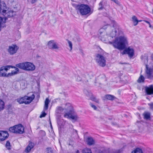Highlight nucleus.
<instances>
[{
  "label": "nucleus",
  "instance_id": "1",
  "mask_svg": "<svg viewBox=\"0 0 153 153\" xmlns=\"http://www.w3.org/2000/svg\"><path fill=\"white\" fill-rule=\"evenodd\" d=\"M127 43V38L124 36H120L117 37L113 45L116 48L120 50H123L125 48L126 45Z\"/></svg>",
  "mask_w": 153,
  "mask_h": 153
},
{
  "label": "nucleus",
  "instance_id": "2",
  "mask_svg": "<svg viewBox=\"0 0 153 153\" xmlns=\"http://www.w3.org/2000/svg\"><path fill=\"white\" fill-rule=\"evenodd\" d=\"M16 66L20 69L26 71H33L35 68V66L33 64L27 62L16 64Z\"/></svg>",
  "mask_w": 153,
  "mask_h": 153
},
{
  "label": "nucleus",
  "instance_id": "3",
  "mask_svg": "<svg viewBox=\"0 0 153 153\" xmlns=\"http://www.w3.org/2000/svg\"><path fill=\"white\" fill-rule=\"evenodd\" d=\"M78 11L82 15H85L88 14L91 11V8L86 4H81L77 6Z\"/></svg>",
  "mask_w": 153,
  "mask_h": 153
},
{
  "label": "nucleus",
  "instance_id": "4",
  "mask_svg": "<svg viewBox=\"0 0 153 153\" xmlns=\"http://www.w3.org/2000/svg\"><path fill=\"white\" fill-rule=\"evenodd\" d=\"M10 132L16 134H22L24 132V128L22 125H15L9 128Z\"/></svg>",
  "mask_w": 153,
  "mask_h": 153
},
{
  "label": "nucleus",
  "instance_id": "5",
  "mask_svg": "<svg viewBox=\"0 0 153 153\" xmlns=\"http://www.w3.org/2000/svg\"><path fill=\"white\" fill-rule=\"evenodd\" d=\"M35 96L33 94L31 97L25 96L21 98L17 99V102L19 104L25 103L26 104H29L34 99Z\"/></svg>",
  "mask_w": 153,
  "mask_h": 153
},
{
  "label": "nucleus",
  "instance_id": "6",
  "mask_svg": "<svg viewBox=\"0 0 153 153\" xmlns=\"http://www.w3.org/2000/svg\"><path fill=\"white\" fill-rule=\"evenodd\" d=\"M64 110V109L61 107H58L57 108L56 112L57 114H58L57 115V116L58 117V118L57 119L58 124H66V121H64L62 119L59 118L60 116L59 114H62Z\"/></svg>",
  "mask_w": 153,
  "mask_h": 153
},
{
  "label": "nucleus",
  "instance_id": "7",
  "mask_svg": "<svg viewBox=\"0 0 153 153\" xmlns=\"http://www.w3.org/2000/svg\"><path fill=\"white\" fill-rule=\"evenodd\" d=\"M64 117L68 119H71L74 121H76L77 119V117L75 114L73 109H71L68 113H65Z\"/></svg>",
  "mask_w": 153,
  "mask_h": 153
},
{
  "label": "nucleus",
  "instance_id": "8",
  "mask_svg": "<svg viewBox=\"0 0 153 153\" xmlns=\"http://www.w3.org/2000/svg\"><path fill=\"white\" fill-rule=\"evenodd\" d=\"M96 62L100 66L103 67L106 65L105 58L101 54H98L96 56Z\"/></svg>",
  "mask_w": 153,
  "mask_h": 153
},
{
  "label": "nucleus",
  "instance_id": "9",
  "mask_svg": "<svg viewBox=\"0 0 153 153\" xmlns=\"http://www.w3.org/2000/svg\"><path fill=\"white\" fill-rule=\"evenodd\" d=\"M111 25L114 28V29L112 30V31L110 33L111 36L113 38L117 36V31H119V30L117 28V24L113 20L112 21Z\"/></svg>",
  "mask_w": 153,
  "mask_h": 153
},
{
  "label": "nucleus",
  "instance_id": "10",
  "mask_svg": "<svg viewBox=\"0 0 153 153\" xmlns=\"http://www.w3.org/2000/svg\"><path fill=\"white\" fill-rule=\"evenodd\" d=\"M128 54L129 56L132 57L134 55V51L132 48L130 47L126 48L122 53L123 54Z\"/></svg>",
  "mask_w": 153,
  "mask_h": 153
},
{
  "label": "nucleus",
  "instance_id": "11",
  "mask_svg": "<svg viewBox=\"0 0 153 153\" xmlns=\"http://www.w3.org/2000/svg\"><path fill=\"white\" fill-rule=\"evenodd\" d=\"M18 48V47L16 45H13L9 46L8 51L10 54L13 55L16 53Z\"/></svg>",
  "mask_w": 153,
  "mask_h": 153
},
{
  "label": "nucleus",
  "instance_id": "12",
  "mask_svg": "<svg viewBox=\"0 0 153 153\" xmlns=\"http://www.w3.org/2000/svg\"><path fill=\"white\" fill-rule=\"evenodd\" d=\"M9 134L7 131H0V140L3 141L7 139Z\"/></svg>",
  "mask_w": 153,
  "mask_h": 153
},
{
  "label": "nucleus",
  "instance_id": "13",
  "mask_svg": "<svg viewBox=\"0 0 153 153\" xmlns=\"http://www.w3.org/2000/svg\"><path fill=\"white\" fill-rule=\"evenodd\" d=\"M48 45L50 49H58L59 48L57 43L54 42L53 40L50 41L48 42Z\"/></svg>",
  "mask_w": 153,
  "mask_h": 153
},
{
  "label": "nucleus",
  "instance_id": "14",
  "mask_svg": "<svg viewBox=\"0 0 153 153\" xmlns=\"http://www.w3.org/2000/svg\"><path fill=\"white\" fill-rule=\"evenodd\" d=\"M107 26H105L102 28L100 29L99 31V37L102 38H104L106 35V33L105 31V29L107 28Z\"/></svg>",
  "mask_w": 153,
  "mask_h": 153
},
{
  "label": "nucleus",
  "instance_id": "15",
  "mask_svg": "<svg viewBox=\"0 0 153 153\" xmlns=\"http://www.w3.org/2000/svg\"><path fill=\"white\" fill-rule=\"evenodd\" d=\"M145 90L147 94L150 95L153 94V85H151L149 86L145 87Z\"/></svg>",
  "mask_w": 153,
  "mask_h": 153
},
{
  "label": "nucleus",
  "instance_id": "16",
  "mask_svg": "<svg viewBox=\"0 0 153 153\" xmlns=\"http://www.w3.org/2000/svg\"><path fill=\"white\" fill-rule=\"evenodd\" d=\"M6 11H7L6 10ZM1 13H2V15L5 16V17H13L15 14V12L12 10L9 11L7 13H6V12L5 13H4V14H3V13L2 10Z\"/></svg>",
  "mask_w": 153,
  "mask_h": 153
},
{
  "label": "nucleus",
  "instance_id": "17",
  "mask_svg": "<svg viewBox=\"0 0 153 153\" xmlns=\"http://www.w3.org/2000/svg\"><path fill=\"white\" fill-rule=\"evenodd\" d=\"M11 67L12 66H11L7 65L6 66H2L1 67L0 69V76H5V75H4L3 73H2V71L4 70L5 71H7L9 69H10Z\"/></svg>",
  "mask_w": 153,
  "mask_h": 153
},
{
  "label": "nucleus",
  "instance_id": "18",
  "mask_svg": "<svg viewBox=\"0 0 153 153\" xmlns=\"http://www.w3.org/2000/svg\"><path fill=\"white\" fill-rule=\"evenodd\" d=\"M116 97L110 94H107L105 95L103 98V100H110L112 101L114 99H116Z\"/></svg>",
  "mask_w": 153,
  "mask_h": 153
},
{
  "label": "nucleus",
  "instance_id": "19",
  "mask_svg": "<svg viewBox=\"0 0 153 153\" xmlns=\"http://www.w3.org/2000/svg\"><path fill=\"white\" fill-rule=\"evenodd\" d=\"M6 5L5 3H2V4H0V13L1 12V11L2 10L3 14H4V13H5L6 12Z\"/></svg>",
  "mask_w": 153,
  "mask_h": 153
},
{
  "label": "nucleus",
  "instance_id": "20",
  "mask_svg": "<svg viewBox=\"0 0 153 153\" xmlns=\"http://www.w3.org/2000/svg\"><path fill=\"white\" fill-rule=\"evenodd\" d=\"M34 146V143H30L27 146L25 149V152H29L31 150Z\"/></svg>",
  "mask_w": 153,
  "mask_h": 153
},
{
  "label": "nucleus",
  "instance_id": "21",
  "mask_svg": "<svg viewBox=\"0 0 153 153\" xmlns=\"http://www.w3.org/2000/svg\"><path fill=\"white\" fill-rule=\"evenodd\" d=\"M147 70L146 71V73L147 74V77L148 79H151L152 77V71L151 70L150 68H148L146 67Z\"/></svg>",
  "mask_w": 153,
  "mask_h": 153
},
{
  "label": "nucleus",
  "instance_id": "22",
  "mask_svg": "<svg viewBox=\"0 0 153 153\" xmlns=\"http://www.w3.org/2000/svg\"><path fill=\"white\" fill-rule=\"evenodd\" d=\"M144 118L146 120H150V114L148 112H145L143 114Z\"/></svg>",
  "mask_w": 153,
  "mask_h": 153
},
{
  "label": "nucleus",
  "instance_id": "23",
  "mask_svg": "<svg viewBox=\"0 0 153 153\" xmlns=\"http://www.w3.org/2000/svg\"><path fill=\"white\" fill-rule=\"evenodd\" d=\"M49 102L50 101L48 98H46L45 102V106L44 108V110H47L48 109Z\"/></svg>",
  "mask_w": 153,
  "mask_h": 153
},
{
  "label": "nucleus",
  "instance_id": "24",
  "mask_svg": "<svg viewBox=\"0 0 153 153\" xmlns=\"http://www.w3.org/2000/svg\"><path fill=\"white\" fill-rule=\"evenodd\" d=\"M87 141L88 144L89 145H92L94 143V141L91 137H88Z\"/></svg>",
  "mask_w": 153,
  "mask_h": 153
},
{
  "label": "nucleus",
  "instance_id": "25",
  "mask_svg": "<svg viewBox=\"0 0 153 153\" xmlns=\"http://www.w3.org/2000/svg\"><path fill=\"white\" fill-rule=\"evenodd\" d=\"M132 19L133 22L134 23V25H136L138 23V20L137 17L135 16H133L132 17Z\"/></svg>",
  "mask_w": 153,
  "mask_h": 153
},
{
  "label": "nucleus",
  "instance_id": "26",
  "mask_svg": "<svg viewBox=\"0 0 153 153\" xmlns=\"http://www.w3.org/2000/svg\"><path fill=\"white\" fill-rule=\"evenodd\" d=\"M144 76L142 75H141L138 79L137 82L139 83L143 82H144Z\"/></svg>",
  "mask_w": 153,
  "mask_h": 153
},
{
  "label": "nucleus",
  "instance_id": "27",
  "mask_svg": "<svg viewBox=\"0 0 153 153\" xmlns=\"http://www.w3.org/2000/svg\"><path fill=\"white\" fill-rule=\"evenodd\" d=\"M4 102L0 100V111L3 110L4 108Z\"/></svg>",
  "mask_w": 153,
  "mask_h": 153
},
{
  "label": "nucleus",
  "instance_id": "28",
  "mask_svg": "<svg viewBox=\"0 0 153 153\" xmlns=\"http://www.w3.org/2000/svg\"><path fill=\"white\" fill-rule=\"evenodd\" d=\"M7 19V18L6 17H5L3 19L2 17L0 16V26L1 27V26L2 22H3L4 23H5Z\"/></svg>",
  "mask_w": 153,
  "mask_h": 153
},
{
  "label": "nucleus",
  "instance_id": "29",
  "mask_svg": "<svg viewBox=\"0 0 153 153\" xmlns=\"http://www.w3.org/2000/svg\"><path fill=\"white\" fill-rule=\"evenodd\" d=\"M132 153H143L142 150L139 148H137L132 152Z\"/></svg>",
  "mask_w": 153,
  "mask_h": 153
},
{
  "label": "nucleus",
  "instance_id": "30",
  "mask_svg": "<svg viewBox=\"0 0 153 153\" xmlns=\"http://www.w3.org/2000/svg\"><path fill=\"white\" fill-rule=\"evenodd\" d=\"M84 92L85 94H86V96L88 97H89L90 98L92 96V94L91 92H88L87 90H84Z\"/></svg>",
  "mask_w": 153,
  "mask_h": 153
},
{
  "label": "nucleus",
  "instance_id": "31",
  "mask_svg": "<svg viewBox=\"0 0 153 153\" xmlns=\"http://www.w3.org/2000/svg\"><path fill=\"white\" fill-rule=\"evenodd\" d=\"M83 153H92L90 149L86 148L83 150Z\"/></svg>",
  "mask_w": 153,
  "mask_h": 153
},
{
  "label": "nucleus",
  "instance_id": "32",
  "mask_svg": "<svg viewBox=\"0 0 153 153\" xmlns=\"http://www.w3.org/2000/svg\"><path fill=\"white\" fill-rule=\"evenodd\" d=\"M47 153H53V150L51 147H48L46 148Z\"/></svg>",
  "mask_w": 153,
  "mask_h": 153
},
{
  "label": "nucleus",
  "instance_id": "33",
  "mask_svg": "<svg viewBox=\"0 0 153 153\" xmlns=\"http://www.w3.org/2000/svg\"><path fill=\"white\" fill-rule=\"evenodd\" d=\"M91 99L92 100L96 102L97 103H99V100L97 99L96 98L94 97H92V96L90 97Z\"/></svg>",
  "mask_w": 153,
  "mask_h": 153
},
{
  "label": "nucleus",
  "instance_id": "34",
  "mask_svg": "<svg viewBox=\"0 0 153 153\" xmlns=\"http://www.w3.org/2000/svg\"><path fill=\"white\" fill-rule=\"evenodd\" d=\"M6 146L8 149H10V143L9 141L7 140V141L6 143Z\"/></svg>",
  "mask_w": 153,
  "mask_h": 153
},
{
  "label": "nucleus",
  "instance_id": "35",
  "mask_svg": "<svg viewBox=\"0 0 153 153\" xmlns=\"http://www.w3.org/2000/svg\"><path fill=\"white\" fill-rule=\"evenodd\" d=\"M67 40L68 42V43L69 45V46L70 47V50H72V44L71 42V41H69L67 39Z\"/></svg>",
  "mask_w": 153,
  "mask_h": 153
},
{
  "label": "nucleus",
  "instance_id": "36",
  "mask_svg": "<svg viewBox=\"0 0 153 153\" xmlns=\"http://www.w3.org/2000/svg\"><path fill=\"white\" fill-rule=\"evenodd\" d=\"M102 1H101L99 4V6L100 7L98 9L99 10H102L103 8V7L102 6Z\"/></svg>",
  "mask_w": 153,
  "mask_h": 153
},
{
  "label": "nucleus",
  "instance_id": "37",
  "mask_svg": "<svg viewBox=\"0 0 153 153\" xmlns=\"http://www.w3.org/2000/svg\"><path fill=\"white\" fill-rule=\"evenodd\" d=\"M46 115V113L44 111L42 112V114L40 115V117L42 118L43 117H44Z\"/></svg>",
  "mask_w": 153,
  "mask_h": 153
},
{
  "label": "nucleus",
  "instance_id": "38",
  "mask_svg": "<svg viewBox=\"0 0 153 153\" xmlns=\"http://www.w3.org/2000/svg\"><path fill=\"white\" fill-rule=\"evenodd\" d=\"M90 105L91 106L92 108H94V109L95 110H96L97 109V108L96 106L95 105H94L93 104H92L91 103H90Z\"/></svg>",
  "mask_w": 153,
  "mask_h": 153
},
{
  "label": "nucleus",
  "instance_id": "39",
  "mask_svg": "<svg viewBox=\"0 0 153 153\" xmlns=\"http://www.w3.org/2000/svg\"><path fill=\"white\" fill-rule=\"evenodd\" d=\"M148 105L150 106L151 109L153 110V102L149 103Z\"/></svg>",
  "mask_w": 153,
  "mask_h": 153
},
{
  "label": "nucleus",
  "instance_id": "40",
  "mask_svg": "<svg viewBox=\"0 0 153 153\" xmlns=\"http://www.w3.org/2000/svg\"><path fill=\"white\" fill-rule=\"evenodd\" d=\"M18 73L16 71H13L11 72V74L12 75H15L17 74Z\"/></svg>",
  "mask_w": 153,
  "mask_h": 153
},
{
  "label": "nucleus",
  "instance_id": "41",
  "mask_svg": "<svg viewBox=\"0 0 153 153\" xmlns=\"http://www.w3.org/2000/svg\"><path fill=\"white\" fill-rule=\"evenodd\" d=\"M6 76H4L5 77H8L9 76H13L12 74H11V73H8L7 74H5Z\"/></svg>",
  "mask_w": 153,
  "mask_h": 153
},
{
  "label": "nucleus",
  "instance_id": "42",
  "mask_svg": "<svg viewBox=\"0 0 153 153\" xmlns=\"http://www.w3.org/2000/svg\"><path fill=\"white\" fill-rule=\"evenodd\" d=\"M82 80V78L79 76H77L76 80L77 81H81Z\"/></svg>",
  "mask_w": 153,
  "mask_h": 153
},
{
  "label": "nucleus",
  "instance_id": "43",
  "mask_svg": "<svg viewBox=\"0 0 153 153\" xmlns=\"http://www.w3.org/2000/svg\"><path fill=\"white\" fill-rule=\"evenodd\" d=\"M11 68H15V70H16L15 71H17L18 73L19 72V69L17 68H16V67H12V66Z\"/></svg>",
  "mask_w": 153,
  "mask_h": 153
},
{
  "label": "nucleus",
  "instance_id": "44",
  "mask_svg": "<svg viewBox=\"0 0 153 153\" xmlns=\"http://www.w3.org/2000/svg\"><path fill=\"white\" fill-rule=\"evenodd\" d=\"M36 0H31V3L32 4H33L35 2H36Z\"/></svg>",
  "mask_w": 153,
  "mask_h": 153
},
{
  "label": "nucleus",
  "instance_id": "45",
  "mask_svg": "<svg viewBox=\"0 0 153 153\" xmlns=\"http://www.w3.org/2000/svg\"><path fill=\"white\" fill-rule=\"evenodd\" d=\"M5 71L4 70V71H2V72H1L2 73H3V74L4 75H5V76H4H4H6V75H5V74L6 73H5Z\"/></svg>",
  "mask_w": 153,
  "mask_h": 153
},
{
  "label": "nucleus",
  "instance_id": "46",
  "mask_svg": "<svg viewBox=\"0 0 153 153\" xmlns=\"http://www.w3.org/2000/svg\"><path fill=\"white\" fill-rule=\"evenodd\" d=\"M144 21L145 22H146L148 24H150V22H149V21H146V20H144Z\"/></svg>",
  "mask_w": 153,
  "mask_h": 153
},
{
  "label": "nucleus",
  "instance_id": "47",
  "mask_svg": "<svg viewBox=\"0 0 153 153\" xmlns=\"http://www.w3.org/2000/svg\"><path fill=\"white\" fill-rule=\"evenodd\" d=\"M41 132L43 133V134L44 135H45V132L44 131H42Z\"/></svg>",
  "mask_w": 153,
  "mask_h": 153
},
{
  "label": "nucleus",
  "instance_id": "48",
  "mask_svg": "<svg viewBox=\"0 0 153 153\" xmlns=\"http://www.w3.org/2000/svg\"><path fill=\"white\" fill-rule=\"evenodd\" d=\"M100 153H105L104 152H102V151H100Z\"/></svg>",
  "mask_w": 153,
  "mask_h": 153
},
{
  "label": "nucleus",
  "instance_id": "49",
  "mask_svg": "<svg viewBox=\"0 0 153 153\" xmlns=\"http://www.w3.org/2000/svg\"><path fill=\"white\" fill-rule=\"evenodd\" d=\"M149 27H151L152 26H151V25L150 24H150H149Z\"/></svg>",
  "mask_w": 153,
  "mask_h": 153
},
{
  "label": "nucleus",
  "instance_id": "50",
  "mask_svg": "<svg viewBox=\"0 0 153 153\" xmlns=\"http://www.w3.org/2000/svg\"><path fill=\"white\" fill-rule=\"evenodd\" d=\"M51 126V128H52V125H50Z\"/></svg>",
  "mask_w": 153,
  "mask_h": 153
},
{
  "label": "nucleus",
  "instance_id": "51",
  "mask_svg": "<svg viewBox=\"0 0 153 153\" xmlns=\"http://www.w3.org/2000/svg\"><path fill=\"white\" fill-rule=\"evenodd\" d=\"M142 21V20H138V22H140Z\"/></svg>",
  "mask_w": 153,
  "mask_h": 153
},
{
  "label": "nucleus",
  "instance_id": "52",
  "mask_svg": "<svg viewBox=\"0 0 153 153\" xmlns=\"http://www.w3.org/2000/svg\"><path fill=\"white\" fill-rule=\"evenodd\" d=\"M152 13L153 14V9L152 10Z\"/></svg>",
  "mask_w": 153,
  "mask_h": 153
},
{
  "label": "nucleus",
  "instance_id": "53",
  "mask_svg": "<svg viewBox=\"0 0 153 153\" xmlns=\"http://www.w3.org/2000/svg\"><path fill=\"white\" fill-rule=\"evenodd\" d=\"M50 124H51V122H50Z\"/></svg>",
  "mask_w": 153,
  "mask_h": 153
},
{
  "label": "nucleus",
  "instance_id": "54",
  "mask_svg": "<svg viewBox=\"0 0 153 153\" xmlns=\"http://www.w3.org/2000/svg\"><path fill=\"white\" fill-rule=\"evenodd\" d=\"M101 40H104V39L103 40V39H101Z\"/></svg>",
  "mask_w": 153,
  "mask_h": 153
},
{
  "label": "nucleus",
  "instance_id": "55",
  "mask_svg": "<svg viewBox=\"0 0 153 153\" xmlns=\"http://www.w3.org/2000/svg\"><path fill=\"white\" fill-rule=\"evenodd\" d=\"M18 124L20 125V124H20V123H19V124Z\"/></svg>",
  "mask_w": 153,
  "mask_h": 153
}]
</instances>
